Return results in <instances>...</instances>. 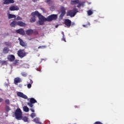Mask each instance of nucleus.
I'll return each instance as SVG.
<instances>
[{
  "mask_svg": "<svg viewBox=\"0 0 124 124\" xmlns=\"http://www.w3.org/2000/svg\"><path fill=\"white\" fill-rule=\"evenodd\" d=\"M16 33H18L19 34H21V35H25V31L24 29L21 28L18 30H16Z\"/></svg>",
  "mask_w": 124,
  "mask_h": 124,
  "instance_id": "9d476101",
  "label": "nucleus"
},
{
  "mask_svg": "<svg viewBox=\"0 0 124 124\" xmlns=\"http://www.w3.org/2000/svg\"><path fill=\"white\" fill-rule=\"evenodd\" d=\"M85 3H86V1H78V8H80V7H84L85 6Z\"/></svg>",
  "mask_w": 124,
  "mask_h": 124,
  "instance_id": "4468645a",
  "label": "nucleus"
},
{
  "mask_svg": "<svg viewBox=\"0 0 124 124\" xmlns=\"http://www.w3.org/2000/svg\"><path fill=\"white\" fill-rule=\"evenodd\" d=\"M39 21L38 22V24L40 25V26H42L44 24V22L46 21H47V19L46 17H44L43 16L39 17Z\"/></svg>",
  "mask_w": 124,
  "mask_h": 124,
  "instance_id": "423d86ee",
  "label": "nucleus"
},
{
  "mask_svg": "<svg viewBox=\"0 0 124 124\" xmlns=\"http://www.w3.org/2000/svg\"><path fill=\"white\" fill-rule=\"evenodd\" d=\"M19 9V8L18 7V6H11L9 8V10L10 11H17Z\"/></svg>",
  "mask_w": 124,
  "mask_h": 124,
  "instance_id": "9b49d317",
  "label": "nucleus"
},
{
  "mask_svg": "<svg viewBox=\"0 0 124 124\" xmlns=\"http://www.w3.org/2000/svg\"><path fill=\"white\" fill-rule=\"evenodd\" d=\"M32 1H33V2H35V0H32Z\"/></svg>",
  "mask_w": 124,
  "mask_h": 124,
  "instance_id": "8fccbe9b",
  "label": "nucleus"
},
{
  "mask_svg": "<svg viewBox=\"0 0 124 124\" xmlns=\"http://www.w3.org/2000/svg\"><path fill=\"white\" fill-rule=\"evenodd\" d=\"M46 46H39L38 47V49H43V48H46Z\"/></svg>",
  "mask_w": 124,
  "mask_h": 124,
  "instance_id": "ea45409f",
  "label": "nucleus"
},
{
  "mask_svg": "<svg viewBox=\"0 0 124 124\" xmlns=\"http://www.w3.org/2000/svg\"><path fill=\"white\" fill-rule=\"evenodd\" d=\"M33 33L35 35H37V34H38V31L36 30L33 31Z\"/></svg>",
  "mask_w": 124,
  "mask_h": 124,
  "instance_id": "c9c22d12",
  "label": "nucleus"
},
{
  "mask_svg": "<svg viewBox=\"0 0 124 124\" xmlns=\"http://www.w3.org/2000/svg\"><path fill=\"white\" fill-rule=\"evenodd\" d=\"M35 113H31V117L32 118V119H33V118H34L35 117Z\"/></svg>",
  "mask_w": 124,
  "mask_h": 124,
  "instance_id": "e433bc0d",
  "label": "nucleus"
},
{
  "mask_svg": "<svg viewBox=\"0 0 124 124\" xmlns=\"http://www.w3.org/2000/svg\"><path fill=\"white\" fill-rule=\"evenodd\" d=\"M0 63H1V64H7V62L5 61H0Z\"/></svg>",
  "mask_w": 124,
  "mask_h": 124,
  "instance_id": "2f4dec72",
  "label": "nucleus"
},
{
  "mask_svg": "<svg viewBox=\"0 0 124 124\" xmlns=\"http://www.w3.org/2000/svg\"><path fill=\"white\" fill-rule=\"evenodd\" d=\"M9 53V48L7 47H5L3 49V54H8Z\"/></svg>",
  "mask_w": 124,
  "mask_h": 124,
  "instance_id": "aec40b11",
  "label": "nucleus"
},
{
  "mask_svg": "<svg viewBox=\"0 0 124 124\" xmlns=\"http://www.w3.org/2000/svg\"><path fill=\"white\" fill-rule=\"evenodd\" d=\"M56 28H58V25H57V26H56Z\"/></svg>",
  "mask_w": 124,
  "mask_h": 124,
  "instance_id": "3c124183",
  "label": "nucleus"
},
{
  "mask_svg": "<svg viewBox=\"0 0 124 124\" xmlns=\"http://www.w3.org/2000/svg\"><path fill=\"white\" fill-rule=\"evenodd\" d=\"M64 24L67 28H70V26H71V20L69 19H65Z\"/></svg>",
  "mask_w": 124,
  "mask_h": 124,
  "instance_id": "0eeeda50",
  "label": "nucleus"
},
{
  "mask_svg": "<svg viewBox=\"0 0 124 124\" xmlns=\"http://www.w3.org/2000/svg\"><path fill=\"white\" fill-rule=\"evenodd\" d=\"M21 120H22L25 123H28V122H29V118L27 116H22Z\"/></svg>",
  "mask_w": 124,
  "mask_h": 124,
  "instance_id": "412c9836",
  "label": "nucleus"
},
{
  "mask_svg": "<svg viewBox=\"0 0 124 124\" xmlns=\"http://www.w3.org/2000/svg\"><path fill=\"white\" fill-rule=\"evenodd\" d=\"M19 60H15L14 62V64H17V63H18Z\"/></svg>",
  "mask_w": 124,
  "mask_h": 124,
  "instance_id": "a19ab883",
  "label": "nucleus"
},
{
  "mask_svg": "<svg viewBox=\"0 0 124 124\" xmlns=\"http://www.w3.org/2000/svg\"><path fill=\"white\" fill-rule=\"evenodd\" d=\"M5 110L6 112H9L10 111V107L9 106L6 105L5 106Z\"/></svg>",
  "mask_w": 124,
  "mask_h": 124,
  "instance_id": "c756f323",
  "label": "nucleus"
},
{
  "mask_svg": "<svg viewBox=\"0 0 124 124\" xmlns=\"http://www.w3.org/2000/svg\"><path fill=\"white\" fill-rule=\"evenodd\" d=\"M78 0H72L71 1V4H72V5L78 4Z\"/></svg>",
  "mask_w": 124,
  "mask_h": 124,
  "instance_id": "4be33fe9",
  "label": "nucleus"
},
{
  "mask_svg": "<svg viewBox=\"0 0 124 124\" xmlns=\"http://www.w3.org/2000/svg\"><path fill=\"white\" fill-rule=\"evenodd\" d=\"M5 103L6 105H8L10 104V101L9 99H6L5 100Z\"/></svg>",
  "mask_w": 124,
  "mask_h": 124,
  "instance_id": "473e14b6",
  "label": "nucleus"
},
{
  "mask_svg": "<svg viewBox=\"0 0 124 124\" xmlns=\"http://www.w3.org/2000/svg\"><path fill=\"white\" fill-rule=\"evenodd\" d=\"M78 12L77 9H74L70 10L67 12V16H70V17H74L76 14Z\"/></svg>",
  "mask_w": 124,
  "mask_h": 124,
  "instance_id": "20e7f679",
  "label": "nucleus"
},
{
  "mask_svg": "<svg viewBox=\"0 0 124 124\" xmlns=\"http://www.w3.org/2000/svg\"><path fill=\"white\" fill-rule=\"evenodd\" d=\"M46 2L49 5L53 4V1H52L51 0H46Z\"/></svg>",
  "mask_w": 124,
  "mask_h": 124,
  "instance_id": "c85d7f7f",
  "label": "nucleus"
},
{
  "mask_svg": "<svg viewBox=\"0 0 124 124\" xmlns=\"http://www.w3.org/2000/svg\"><path fill=\"white\" fill-rule=\"evenodd\" d=\"M18 57L20 58V59H23L24 57L27 56V53L25 51V49H19L17 51Z\"/></svg>",
  "mask_w": 124,
  "mask_h": 124,
  "instance_id": "7ed1b4c3",
  "label": "nucleus"
},
{
  "mask_svg": "<svg viewBox=\"0 0 124 124\" xmlns=\"http://www.w3.org/2000/svg\"><path fill=\"white\" fill-rule=\"evenodd\" d=\"M8 16V19H12V18H16V16L15 15L9 14Z\"/></svg>",
  "mask_w": 124,
  "mask_h": 124,
  "instance_id": "5701e85b",
  "label": "nucleus"
},
{
  "mask_svg": "<svg viewBox=\"0 0 124 124\" xmlns=\"http://www.w3.org/2000/svg\"><path fill=\"white\" fill-rule=\"evenodd\" d=\"M89 26H91V23L90 22H87V23L85 25H83L82 26L84 28H88V27H89Z\"/></svg>",
  "mask_w": 124,
  "mask_h": 124,
  "instance_id": "7c9ffc66",
  "label": "nucleus"
},
{
  "mask_svg": "<svg viewBox=\"0 0 124 124\" xmlns=\"http://www.w3.org/2000/svg\"><path fill=\"white\" fill-rule=\"evenodd\" d=\"M87 13H88L89 16H91V15H93V11H92L91 10H89L87 11Z\"/></svg>",
  "mask_w": 124,
  "mask_h": 124,
  "instance_id": "bb28decb",
  "label": "nucleus"
},
{
  "mask_svg": "<svg viewBox=\"0 0 124 124\" xmlns=\"http://www.w3.org/2000/svg\"><path fill=\"white\" fill-rule=\"evenodd\" d=\"M17 96H19V97H21L22 98H24V99H28V96H27V95H25V94L23 93L17 92Z\"/></svg>",
  "mask_w": 124,
  "mask_h": 124,
  "instance_id": "6e6552de",
  "label": "nucleus"
},
{
  "mask_svg": "<svg viewBox=\"0 0 124 124\" xmlns=\"http://www.w3.org/2000/svg\"><path fill=\"white\" fill-rule=\"evenodd\" d=\"M23 110L24 112H29V109L27 106L23 107Z\"/></svg>",
  "mask_w": 124,
  "mask_h": 124,
  "instance_id": "cd10ccee",
  "label": "nucleus"
},
{
  "mask_svg": "<svg viewBox=\"0 0 124 124\" xmlns=\"http://www.w3.org/2000/svg\"><path fill=\"white\" fill-rule=\"evenodd\" d=\"M62 36L64 37V32H63V31L62 32Z\"/></svg>",
  "mask_w": 124,
  "mask_h": 124,
  "instance_id": "09e8293b",
  "label": "nucleus"
},
{
  "mask_svg": "<svg viewBox=\"0 0 124 124\" xmlns=\"http://www.w3.org/2000/svg\"><path fill=\"white\" fill-rule=\"evenodd\" d=\"M27 87L28 89H31V83H29L27 85Z\"/></svg>",
  "mask_w": 124,
  "mask_h": 124,
  "instance_id": "79ce46f5",
  "label": "nucleus"
},
{
  "mask_svg": "<svg viewBox=\"0 0 124 124\" xmlns=\"http://www.w3.org/2000/svg\"><path fill=\"white\" fill-rule=\"evenodd\" d=\"M17 26H19V27H26V23L23 22V21H18L17 22Z\"/></svg>",
  "mask_w": 124,
  "mask_h": 124,
  "instance_id": "6ab92c4d",
  "label": "nucleus"
},
{
  "mask_svg": "<svg viewBox=\"0 0 124 124\" xmlns=\"http://www.w3.org/2000/svg\"><path fill=\"white\" fill-rule=\"evenodd\" d=\"M39 71H41V69H40V70H39Z\"/></svg>",
  "mask_w": 124,
  "mask_h": 124,
  "instance_id": "603ef678",
  "label": "nucleus"
},
{
  "mask_svg": "<svg viewBox=\"0 0 124 124\" xmlns=\"http://www.w3.org/2000/svg\"><path fill=\"white\" fill-rule=\"evenodd\" d=\"M30 110L31 111V112H32L33 113H34V109H33V108H31Z\"/></svg>",
  "mask_w": 124,
  "mask_h": 124,
  "instance_id": "49530a36",
  "label": "nucleus"
},
{
  "mask_svg": "<svg viewBox=\"0 0 124 124\" xmlns=\"http://www.w3.org/2000/svg\"><path fill=\"white\" fill-rule=\"evenodd\" d=\"M4 1V4H9V2L8 1L9 0H3Z\"/></svg>",
  "mask_w": 124,
  "mask_h": 124,
  "instance_id": "72a5a7b5",
  "label": "nucleus"
},
{
  "mask_svg": "<svg viewBox=\"0 0 124 124\" xmlns=\"http://www.w3.org/2000/svg\"><path fill=\"white\" fill-rule=\"evenodd\" d=\"M5 44L6 46H7V47H11V46L12 45V43H11V42H5Z\"/></svg>",
  "mask_w": 124,
  "mask_h": 124,
  "instance_id": "393cba45",
  "label": "nucleus"
},
{
  "mask_svg": "<svg viewBox=\"0 0 124 124\" xmlns=\"http://www.w3.org/2000/svg\"><path fill=\"white\" fill-rule=\"evenodd\" d=\"M46 19L47 22H52V21H55L58 19V15H51L46 18Z\"/></svg>",
  "mask_w": 124,
  "mask_h": 124,
  "instance_id": "f03ea898",
  "label": "nucleus"
},
{
  "mask_svg": "<svg viewBox=\"0 0 124 124\" xmlns=\"http://www.w3.org/2000/svg\"><path fill=\"white\" fill-rule=\"evenodd\" d=\"M7 60H8L9 62H14V61H15V56L13 55H8Z\"/></svg>",
  "mask_w": 124,
  "mask_h": 124,
  "instance_id": "ddd939ff",
  "label": "nucleus"
},
{
  "mask_svg": "<svg viewBox=\"0 0 124 124\" xmlns=\"http://www.w3.org/2000/svg\"><path fill=\"white\" fill-rule=\"evenodd\" d=\"M33 121H34V123H35L36 124H41V123L40 122H39V118H36L34 119Z\"/></svg>",
  "mask_w": 124,
  "mask_h": 124,
  "instance_id": "b1692460",
  "label": "nucleus"
},
{
  "mask_svg": "<svg viewBox=\"0 0 124 124\" xmlns=\"http://www.w3.org/2000/svg\"><path fill=\"white\" fill-rule=\"evenodd\" d=\"M18 40H19V44L22 47H26V46H27V43H25L23 40L20 38H18Z\"/></svg>",
  "mask_w": 124,
  "mask_h": 124,
  "instance_id": "f8f14e48",
  "label": "nucleus"
},
{
  "mask_svg": "<svg viewBox=\"0 0 124 124\" xmlns=\"http://www.w3.org/2000/svg\"><path fill=\"white\" fill-rule=\"evenodd\" d=\"M7 1L9 2V4H10V3H14V0H9Z\"/></svg>",
  "mask_w": 124,
  "mask_h": 124,
  "instance_id": "4c0bfd02",
  "label": "nucleus"
},
{
  "mask_svg": "<svg viewBox=\"0 0 124 124\" xmlns=\"http://www.w3.org/2000/svg\"><path fill=\"white\" fill-rule=\"evenodd\" d=\"M16 20L17 21L21 20H22V17L18 16L17 17V18L16 19Z\"/></svg>",
  "mask_w": 124,
  "mask_h": 124,
  "instance_id": "58836bf2",
  "label": "nucleus"
},
{
  "mask_svg": "<svg viewBox=\"0 0 124 124\" xmlns=\"http://www.w3.org/2000/svg\"><path fill=\"white\" fill-rule=\"evenodd\" d=\"M62 41H64V42H66V40H65V38H64V37H63V36H62Z\"/></svg>",
  "mask_w": 124,
  "mask_h": 124,
  "instance_id": "a18cd8bd",
  "label": "nucleus"
},
{
  "mask_svg": "<svg viewBox=\"0 0 124 124\" xmlns=\"http://www.w3.org/2000/svg\"><path fill=\"white\" fill-rule=\"evenodd\" d=\"M15 116L16 119L18 120L22 119V110H21V109L18 108L16 110Z\"/></svg>",
  "mask_w": 124,
  "mask_h": 124,
  "instance_id": "f257e3e1",
  "label": "nucleus"
},
{
  "mask_svg": "<svg viewBox=\"0 0 124 124\" xmlns=\"http://www.w3.org/2000/svg\"><path fill=\"white\" fill-rule=\"evenodd\" d=\"M10 26L12 28H15L16 26H18V22L13 21L10 23Z\"/></svg>",
  "mask_w": 124,
  "mask_h": 124,
  "instance_id": "a211bd4d",
  "label": "nucleus"
},
{
  "mask_svg": "<svg viewBox=\"0 0 124 124\" xmlns=\"http://www.w3.org/2000/svg\"><path fill=\"white\" fill-rule=\"evenodd\" d=\"M34 103H37V101H36V100H35L34 98H31L30 102L28 103L27 105L28 106H29V107H31V108H32Z\"/></svg>",
  "mask_w": 124,
  "mask_h": 124,
  "instance_id": "39448f33",
  "label": "nucleus"
},
{
  "mask_svg": "<svg viewBox=\"0 0 124 124\" xmlns=\"http://www.w3.org/2000/svg\"><path fill=\"white\" fill-rule=\"evenodd\" d=\"M21 75L23 77H27V73L25 72H22L21 73Z\"/></svg>",
  "mask_w": 124,
  "mask_h": 124,
  "instance_id": "f704fd0d",
  "label": "nucleus"
},
{
  "mask_svg": "<svg viewBox=\"0 0 124 124\" xmlns=\"http://www.w3.org/2000/svg\"><path fill=\"white\" fill-rule=\"evenodd\" d=\"M22 82V79L19 78H16L14 79V84L15 85H18V83H21Z\"/></svg>",
  "mask_w": 124,
  "mask_h": 124,
  "instance_id": "dca6fc26",
  "label": "nucleus"
},
{
  "mask_svg": "<svg viewBox=\"0 0 124 124\" xmlns=\"http://www.w3.org/2000/svg\"><path fill=\"white\" fill-rule=\"evenodd\" d=\"M28 83H29V84H32V83H33V81H32V80H31V79H29V81L28 82Z\"/></svg>",
  "mask_w": 124,
  "mask_h": 124,
  "instance_id": "c03bdc74",
  "label": "nucleus"
},
{
  "mask_svg": "<svg viewBox=\"0 0 124 124\" xmlns=\"http://www.w3.org/2000/svg\"><path fill=\"white\" fill-rule=\"evenodd\" d=\"M3 101V99L0 98V102H2Z\"/></svg>",
  "mask_w": 124,
  "mask_h": 124,
  "instance_id": "de8ad7c7",
  "label": "nucleus"
},
{
  "mask_svg": "<svg viewBox=\"0 0 124 124\" xmlns=\"http://www.w3.org/2000/svg\"><path fill=\"white\" fill-rule=\"evenodd\" d=\"M26 33L27 35H31L33 33V30L28 29L26 31Z\"/></svg>",
  "mask_w": 124,
  "mask_h": 124,
  "instance_id": "f3484780",
  "label": "nucleus"
},
{
  "mask_svg": "<svg viewBox=\"0 0 124 124\" xmlns=\"http://www.w3.org/2000/svg\"><path fill=\"white\" fill-rule=\"evenodd\" d=\"M61 14L60 15V16L61 17H63V16H64V15H65V8H64V7H62L61 8Z\"/></svg>",
  "mask_w": 124,
  "mask_h": 124,
  "instance_id": "2eb2a0df",
  "label": "nucleus"
},
{
  "mask_svg": "<svg viewBox=\"0 0 124 124\" xmlns=\"http://www.w3.org/2000/svg\"><path fill=\"white\" fill-rule=\"evenodd\" d=\"M93 124H102L101 122L99 121H97L95 122Z\"/></svg>",
  "mask_w": 124,
  "mask_h": 124,
  "instance_id": "37998d69",
  "label": "nucleus"
},
{
  "mask_svg": "<svg viewBox=\"0 0 124 124\" xmlns=\"http://www.w3.org/2000/svg\"><path fill=\"white\" fill-rule=\"evenodd\" d=\"M36 19H35V16H33L31 19H30V22L31 23H34V22H35Z\"/></svg>",
  "mask_w": 124,
  "mask_h": 124,
  "instance_id": "a878e982",
  "label": "nucleus"
},
{
  "mask_svg": "<svg viewBox=\"0 0 124 124\" xmlns=\"http://www.w3.org/2000/svg\"><path fill=\"white\" fill-rule=\"evenodd\" d=\"M31 15L32 16H34V17H35V16H37L38 18H40V17H42V16H43L41 15V14H40L39 12H38V11H37L32 12L31 13Z\"/></svg>",
  "mask_w": 124,
  "mask_h": 124,
  "instance_id": "1a4fd4ad",
  "label": "nucleus"
}]
</instances>
